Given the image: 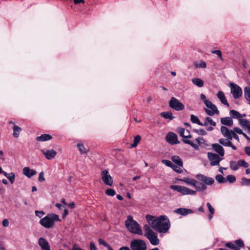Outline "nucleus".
<instances>
[{"label": "nucleus", "instance_id": "49530a36", "mask_svg": "<svg viewBox=\"0 0 250 250\" xmlns=\"http://www.w3.org/2000/svg\"><path fill=\"white\" fill-rule=\"evenodd\" d=\"M233 131L236 133V134H242L243 135L244 134V132H243V130L237 127H235L233 128Z\"/></svg>", "mask_w": 250, "mask_h": 250}, {"label": "nucleus", "instance_id": "69168bd1", "mask_svg": "<svg viewBox=\"0 0 250 250\" xmlns=\"http://www.w3.org/2000/svg\"><path fill=\"white\" fill-rule=\"evenodd\" d=\"M243 136L249 142H250V138L246 133H244Z\"/></svg>", "mask_w": 250, "mask_h": 250}, {"label": "nucleus", "instance_id": "f704fd0d", "mask_svg": "<svg viewBox=\"0 0 250 250\" xmlns=\"http://www.w3.org/2000/svg\"><path fill=\"white\" fill-rule=\"evenodd\" d=\"M244 95L247 101L250 102V88L246 87L244 89Z\"/></svg>", "mask_w": 250, "mask_h": 250}, {"label": "nucleus", "instance_id": "bf43d9fd", "mask_svg": "<svg viewBox=\"0 0 250 250\" xmlns=\"http://www.w3.org/2000/svg\"><path fill=\"white\" fill-rule=\"evenodd\" d=\"M197 132L199 134L203 135H205L207 134L206 131L205 130L202 129L198 130L197 131Z\"/></svg>", "mask_w": 250, "mask_h": 250}, {"label": "nucleus", "instance_id": "393cba45", "mask_svg": "<svg viewBox=\"0 0 250 250\" xmlns=\"http://www.w3.org/2000/svg\"><path fill=\"white\" fill-rule=\"evenodd\" d=\"M13 135L15 138H18L19 137L21 131V128L16 125H14V126L13 127Z\"/></svg>", "mask_w": 250, "mask_h": 250}, {"label": "nucleus", "instance_id": "e433bc0d", "mask_svg": "<svg viewBox=\"0 0 250 250\" xmlns=\"http://www.w3.org/2000/svg\"><path fill=\"white\" fill-rule=\"evenodd\" d=\"M149 226L150 225L149 224L148 225L146 224L144 227V229L145 231V236H146L148 234H150L152 232H153V231L150 228Z\"/></svg>", "mask_w": 250, "mask_h": 250}, {"label": "nucleus", "instance_id": "7ed1b4c3", "mask_svg": "<svg viewBox=\"0 0 250 250\" xmlns=\"http://www.w3.org/2000/svg\"><path fill=\"white\" fill-rule=\"evenodd\" d=\"M220 131L222 135L225 138L219 139L218 140L219 144L224 146L230 147L233 150H236L237 147L231 142L232 135L233 132V130L229 129L225 126H222L220 128Z\"/></svg>", "mask_w": 250, "mask_h": 250}, {"label": "nucleus", "instance_id": "72a5a7b5", "mask_svg": "<svg viewBox=\"0 0 250 250\" xmlns=\"http://www.w3.org/2000/svg\"><path fill=\"white\" fill-rule=\"evenodd\" d=\"M190 120L193 123L197 124L200 125H202V123L200 122L198 118L194 115L190 116Z\"/></svg>", "mask_w": 250, "mask_h": 250}, {"label": "nucleus", "instance_id": "e2e57ef3", "mask_svg": "<svg viewBox=\"0 0 250 250\" xmlns=\"http://www.w3.org/2000/svg\"><path fill=\"white\" fill-rule=\"evenodd\" d=\"M74 3L75 4H78V3H84V0H74Z\"/></svg>", "mask_w": 250, "mask_h": 250}, {"label": "nucleus", "instance_id": "1a4fd4ad", "mask_svg": "<svg viewBox=\"0 0 250 250\" xmlns=\"http://www.w3.org/2000/svg\"><path fill=\"white\" fill-rule=\"evenodd\" d=\"M101 176L102 181L105 185L110 187L112 186L113 183V178L107 170L102 171Z\"/></svg>", "mask_w": 250, "mask_h": 250}, {"label": "nucleus", "instance_id": "0e129e2a", "mask_svg": "<svg viewBox=\"0 0 250 250\" xmlns=\"http://www.w3.org/2000/svg\"><path fill=\"white\" fill-rule=\"evenodd\" d=\"M0 155L1 156L0 159L2 161H4L5 160V158H4V157L3 156V151L0 150Z\"/></svg>", "mask_w": 250, "mask_h": 250}, {"label": "nucleus", "instance_id": "f03ea898", "mask_svg": "<svg viewBox=\"0 0 250 250\" xmlns=\"http://www.w3.org/2000/svg\"><path fill=\"white\" fill-rule=\"evenodd\" d=\"M146 219L151 227L158 232L166 233L170 228L169 220L166 215L156 218L150 215H146Z\"/></svg>", "mask_w": 250, "mask_h": 250}, {"label": "nucleus", "instance_id": "de8ad7c7", "mask_svg": "<svg viewBox=\"0 0 250 250\" xmlns=\"http://www.w3.org/2000/svg\"><path fill=\"white\" fill-rule=\"evenodd\" d=\"M212 53L217 55L218 56V57H219L222 60V53L220 50H213V51H212Z\"/></svg>", "mask_w": 250, "mask_h": 250}, {"label": "nucleus", "instance_id": "37998d69", "mask_svg": "<svg viewBox=\"0 0 250 250\" xmlns=\"http://www.w3.org/2000/svg\"><path fill=\"white\" fill-rule=\"evenodd\" d=\"M115 191L113 189H107L105 191V194L108 196H113L115 195Z\"/></svg>", "mask_w": 250, "mask_h": 250}, {"label": "nucleus", "instance_id": "20e7f679", "mask_svg": "<svg viewBox=\"0 0 250 250\" xmlns=\"http://www.w3.org/2000/svg\"><path fill=\"white\" fill-rule=\"evenodd\" d=\"M125 226L127 229L131 233L142 235L143 234V230L139 223L133 220V217L129 215L125 222Z\"/></svg>", "mask_w": 250, "mask_h": 250}, {"label": "nucleus", "instance_id": "ea45409f", "mask_svg": "<svg viewBox=\"0 0 250 250\" xmlns=\"http://www.w3.org/2000/svg\"><path fill=\"white\" fill-rule=\"evenodd\" d=\"M227 181H228L230 183H233L236 181V178L232 175H229L226 177Z\"/></svg>", "mask_w": 250, "mask_h": 250}, {"label": "nucleus", "instance_id": "6ab92c4d", "mask_svg": "<svg viewBox=\"0 0 250 250\" xmlns=\"http://www.w3.org/2000/svg\"><path fill=\"white\" fill-rule=\"evenodd\" d=\"M174 212L178 214L185 216L189 214L192 213L193 211L191 209L186 208H178L174 210Z\"/></svg>", "mask_w": 250, "mask_h": 250}, {"label": "nucleus", "instance_id": "09e8293b", "mask_svg": "<svg viewBox=\"0 0 250 250\" xmlns=\"http://www.w3.org/2000/svg\"><path fill=\"white\" fill-rule=\"evenodd\" d=\"M235 244L236 245V246H237V247H242L244 246V243H243V241L241 240H236L235 242Z\"/></svg>", "mask_w": 250, "mask_h": 250}, {"label": "nucleus", "instance_id": "4c0bfd02", "mask_svg": "<svg viewBox=\"0 0 250 250\" xmlns=\"http://www.w3.org/2000/svg\"><path fill=\"white\" fill-rule=\"evenodd\" d=\"M241 185L242 186H250V179H247L245 177H243L241 179Z\"/></svg>", "mask_w": 250, "mask_h": 250}, {"label": "nucleus", "instance_id": "b1692460", "mask_svg": "<svg viewBox=\"0 0 250 250\" xmlns=\"http://www.w3.org/2000/svg\"><path fill=\"white\" fill-rule=\"evenodd\" d=\"M208 125H210L213 126H215L216 125V123L214 122L211 118L210 117H206L204 120V122L202 123V125H201L207 126Z\"/></svg>", "mask_w": 250, "mask_h": 250}, {"label": "nucleus", "instance_id": "ddd939ff", "mask_svg": "<svg viewBox=\"0 0 250 250\" xmlns=\"http://www.w3.org/2000/svg\"><path fill=\"white\" fill-rule=\"evenodd\" d=\"M166 140L168 143L172 145L179 143L177 135L172 132L167 133L166 137Z\"/></svg>", "mask_w": 250, "mask_h": 250}, {"label": "nucleus", "instance_id": "9b49d317", "mask_svg": "<svg viewBox=\"0 0 250 250\" xmlns=\"http://www.w3.org/2000/svg\"><path fill=\"white\" fill-rule=\"evenodd\" d=\"M230 92L234 99H237L242 95V90L238 85L231 83L229 84Z\"/></svg>", "mask_w": 250, "mask_h": 250}, {"label": "nucleus", "instance_id": "603ef678", "mask_svg": "<svg viewBox=\"0 0 250 250\" xmlns=\"http://www.w3.org/2000/svg\"><path fill=\"white\" fill-rule=\"evenodd\" d=\"M39 181L40 182H43L45 181V178L44 177V173L43 171L41 172L39 174Z\"/></svg>", "mask_w": 250, "mask_h": 250}, {"label": "nucleus", "instance_id": "c756f323", "mask_svg": "<svg viewBox=\"0 0 250 250\" xmlns=\"http://www.w3.org/2000/svg\"><path fill=\"white\" fill-rule=\"evenodd\" d=\"M3 175L7 177L11 184L14 183L15 179V174L14 173H7L6 172L3 173Z\"/></svg>", "mask_w": 250, "mask_h": 250}, {"label": "nucleus", "instance_id": "774afa93", "mask_svg": "<svg viewBox=\"0 0 250 250\" xmlns=\"http://www.w3.org/2000/svg\"><path fill=\"white\" fill-rule=\"evenodd\" d=\"M119 250H130V249L127 247H123L121 248Z\"/></svg>", "mask_w": 250, "mask_h": 250}, {"label": "nucleus", "instance_id": "a878e982", "mask_svg": "<svg viewBox=\"0 0 250 250\" xmlns=\"http://www.w3.org/2000/svg\"><path fill=\"white\" fill-rule=\"evenodd\" d=\"M192 83L199 87H202L204 86V82L199 78H194L192 79Z\"/></svg>", "mask_w": 250, "mask_h": 250}, {"label": "nucleus", "instance_id": "412c9836", "mask_svg": "<svg viewBox=\"0 0 250 250\" xmlns=\"http://www.w3.org/2000/svg\"><path fill=\"white\" fill-rule=\"evenodd\" d=\"M220 122L222 125L229 126H232L233 123L230 117L222 118L220 120Z\"/></svg>", "mask_w": 250, "mask_h": 250}, {"label": "nucleus", "instance_id": "13d9d810", "mask_svg": "<svg viewBox=\"0 0 250 250\" xmlns=\"http://www.w3.org/2000/svg\"><path fill=\"white\" fill-rule=\"evenodd\" d=\"M245 152L248 156H250V146L246 147Z\"/></svg>", "mask_w": 250, "mask_h": 250}, {"label": "nucleus", "instance_id": "c9c22d12", "mask_svg": "<svg viewBox=\"0 0 250 250\" xmlns=\"http://www.w3.org/2000/svg\"><path fill=\"white\" fill-rule=\"evenodd\" d=\"M141 136L140 135H136L134 139V143L131 145L132 147H135L137 146L141 140Z\"/></svg>", "mask_w": 250, "mask_h": 250}, {"label": "nucleus", "instance_id": "2eb2a0df", "mask_svg": "<svg viewBox=\"0 0 250 250\" xmlns=\"http://www.w3.org/2000/svg\"><path fill=\"white\" fill-rule=\"evenodd\" d=\"M212 149L217 152L219 155L223 157L225 154V150L223 146L218 144H214L212 145Z\"/></svg>", "mask_w": 250, "mask_h": 250}, {"label": "nucleus", "instance_id": "39448f33", "mask_svg": "<svg viewBox=\"0 0 250 250\" xmlns=\"http://www.w3.org/2000/svg\"><path fill=\"white\" fill-rule=\"evenodd\" d=\"M59 216L55 214H49L45 217L41 219L40 221V224L45 228L49 229L52 228L55 222L59 221Z\"/></svg>", "mask_w": 250, "mask_h": 250}, {"label": "nucleus", "instance_id": "c85d7f7f", "mask_svg": "<svg viewBox=\"0 0 250 250\" xmlns=\"http://www.w3.org/2000/svg\"><path fill=\"white\" fill-rule=\"evenodd\" d=\"M171 160L179 167L183 166V161L178 156H173L171 157Z\"/></svg>", "mask_w": 250, "mask_h": 250}, {"label": "nucleus", "instance_id": "5fc2aeb1", "mask_svg": "<svg viewBox=\"0 0 250 250\" xmlns=\"http://www.w3.org/2000/svg\"><path fill=\"white\" fill-rule=\"evenodd\" d=\"M200 98L201 100H202L203 101V102L205 104H206V103H207V102H208L209 101L206 99V97L205 95H204V94H201L200 95Z\"/></svg>", "mask_w": 250, "mask_h": 250}, {"label": "nucleus", "instance_id": "680f3d73", "mask_svg": "<svg viewBox=\"0 0 250 250\" xmlns=\"http://www.w3.org/2000/svg\"><path fill=\"white\" fill-rule=\"evenodd\" d=\"M66 205L71 208H73L75 207V203L74 202H71L68 204H67Z\"/></svg>", "mask_w": 250, "mask_h": 250}, {"label": "nucleus", "instance_id": "8fccbe9b", "mask_svg": "<svg viewBox=\"0 0 250 250\" xmlns=\"http://www.w3.org/2000/svg\"><path fill=\"white\" fill-rule=\"evenodd\" d=\"M44 214H45L44 212L42 211H38V210L35 211L36 215L37 216L39 217V218H42Z\"/></svg>", "mask_w": 250, "mask_h": 250}, {"label": "nucleus", "instance_id": "c03bdc74", "mask_svg": "<svg viewBox=\"0 0 250 250\" xmlns=\"http://www.w3.org/2000/svg\"><path fill=\"white\" fill-rule=\"evenodd\" d=\"M207 207L208 209V211L210 214H214L215 212L214 208L212 207L211 205L208 202L207 203Z\"/></svg>", "mask_w": 250, "mask_h": 250}, {"label": "nucleus", "instance_id": "cd10ccee", "mask_svg": "<svg viewBox=\"0 0 250 250\" xmlns=\"http://www.w3.org/2000/svg\"><path fill=\"white\" fill-rule=\"evenodd\" d=\"M229 115L231 119H237L238 121L241 119V114L235 110H231L229 111Z\"/></svg>", "mask_w": 250, "mask_h": 250}, {"label": "nucleus", "instance_id": "4be33fe9", "mask_svg": "<svg viewBox=\"0 0 250 250\" xmlns=\"http://www.w3.org/2000/svg\"><path fill=\"white\" fill-rule=\"evenodd\" d=\"M52 137L49 134H43L36 138V140L39 142L47 141L51 140Z\"/></svg>", "mask_w": 250, "mask_h": 250}, {"label": "nucleus", "instance_id": "a18cd8bd", "mask_svg": "<svg viewBox=\"0 0 250 250\" xmlns=\"http://www.w3.org/2000/svg\"><path fill=\"white\" fill-rule=\"evenodd\" d=\"M162 162L167 167H170L171 168L173 167L174 165L169 160H162Z\"/></svg>", "mask_w": 250, "mask_h": 250}, {"label": "nucleus", "instance_id": "0eeeda50", "mask_svg": "<svg viewBox=\"0 0 250 250\" xmlns=\"http://www.w3.org/2000/svg\"><path fill=\"white\" fill-rule=\"evenodd\" d=\"M130 248L132 250H146L147 247L144 240L133 239L130 242Z\"/></svg>", "mask_w": 250, "mask_h": 250}, {"label": "nucleus", "instance_id": "f8f14e48", "mask_svg": "<svg viewBox=\"0 0 250 250\" xmlns=\"http://www.w3.org/2000/svg\"><path fill=\"white\" fill-rule=\"evenodd\" d=\"M205 105L208 108H205L206 112L208 115L212 116L215 114H218L219 113L216 106L213 104L211 101H209L208 102H207Z\"/></svg>", "mask_w": 250, "mask_h": 250}, {"label": "nucleus", "instance_id": "7c9ffc66", "mask_svg": "<svg viewBox=\"0 0 250 250\" xmlns=\"http://www.w3.org/2000/svg\"><path fill=\"white\" fill-rule=\"evenodd\" d=\"M196 142L198 143V145L201 147H206L208 146L206 141L202 138L198 137L196 139Z\"/></svg>", "mask_w": 250, "mask_h": 250}, {"label": "nucleus", "instance_id": "6e6552de", "mask_svg": "<svg viewBox=\"0 0 250 250\" xmlns=\"http://www.w3.org/2000/svg\"><path fill=\"white\" fill-rule=\"evenodd\" d=\"M169 106L176 111H180L184 109V105L175 97L171 98L169 102Z\"/></svg>", "mask_w": 250, "mask_h": 250}, {"label": "nucleus", "instance_id": "423d86ee", "mask_svg": "<svg viewBox=\"0 0 250 250\" xmlns=\"http://www.w3.org/2000/svg\"><path fill=\"white\" fill-rule=\"evenodd\" d=\"M179 133L180 135L183 138V141L185 143L190 145L196 150H198L199 149V146L197 145L194 144L191 141L187 139L188 138L191 137L190 132L188 130H186L183 128H180L179 130Z\"/></svg>", "mask_w": 250, "mask_h": 250}, {"label": "nucleus", "instance_id": "a19ab883", "mask_svg": "<svg viewBox=\"0 0 250 250\" xmlns=\"http://www.w3.org/2000/svg\"><path fill=\"white\" fill-rule=\"evenodd\" d=\"M196 67L197 68H205L206 67V63L203 61H200L196 63Z\"/></svg>", "mask_w": 250, "mask_h": 250}, {"label": "nucleus", "instance_id": "a211bd4d", "mask_svg": "<svg viewBox=\"0 0 250 250\" xmlns=\"http://www.w3.org/2000/svg\"><path fill=\"white\" fill-rule=\"evenodd\" d=\"M23 174L28 178H31L37 174L35 170L30 169L29 167H24L22 169Z\"/></svg>", "mask_w": 250, "mask_h": 250}, {"label": "nucleus", "instance_id": "f3484780", "mask_svg": "<svg viewBox=\"0 0 250 250\" xmlns=\"http://www.w3.org/2000/svg\"><path fill=\"white\" fill-rule=\"evenodd\" d=\"M42 153L45 156L46 158L48 160H50L55 157L56 155L57 152L53 149L43 150H42Z\"/></svg>", "mask_w": 250, "mask_h": 250}, {"label": "nucleus", "instance_id": "f257e3e1", "mask_svg": "<svg viewBox=\"0 0 250 250\" xmlns=\"http://www.w3.org/2000/svg\"><path fill=\"white\" fill-rule=\"evenodd\" d=\"M195 177L198 181L188 177L179 179L180 181L194 187L195 190L179 185H172L170 186V188L180 193L182 195L194 196L197 194L198 191L201 192L206 190L207 189V186H212L215 182L213 178L208 177L204 174H197Z\"/></svg>", "mask_w": 250, "mask_h": 250}, {"label": "nucleus", "instance_id": "aec40b11", "mask_svg": "<svg viewBox=\"0 0 250 250\" xmlns=\"http://www.w3.org/2000/svg\"><path fill=\"white\" fill-rule=\"evenodd\" d=\"M217 96L222 104L226 105L228 107L229 106V104L223 91H219L217 93Z\"/></svg>", "mask_w": 250, "mask_h": 250}, {"label": "nucleus", "instance_id": "4d7b16f0", "mask_svg": "<svg viewBox=\"0 0 250 250\" xmlns=\"http://www.w3.org/2000/svg\"><path fill=\"white\" fill-rule=\"evenodd\" d=\"M233 138L234 139H235L237 142H240L239 137L238 134H236V133L235 132H234V131H233V132L232 133V139Z\"/></svg>", "mask_w": 250, "mask_h": 250}, {"label": "nucleus", "instance_id": "5701e85b", "mask_svg": "<svg viewBox=\"0 0 250 250\" xmlns=\"http://www.w3.org/2000/svg\"><path fill=\"white\" fill-rule=\"evenodd\" d=\"M160 116L165 119H169L172 120L174 118L171 112H163L160 113Z\"/></svg>", "mask_w": 250, "mask_h": 250}, {"label": "nucleus", "instance_id": "473e14b6", "mask_svg": "<svg viewBox=\"0 0 250 250\" xmlns=\"http://www.w3.org/2000/svg\"><path fill=\"white\" fill-rule=\"evenodd\" d=\"M215 180L220 184L225 183L227 182L226 179L222 174H218L215 176Z\"/></svg>", "mask_w": 250, "mask_h": 250}, {"label": "nucleus", "instance_id": "052dcab7", "mask_svg": "<svg viewBox=\"0 0 250 250\" xmlns=\"http://www.w3.org/2000/svg\"><path fill=\"white\" fill-rule=\"evenodd\" d=\"M90 250H97V249L95 246V244L93 242H91L90 244Z\"/></svg>", "mask_w": 250, "mask_h": 250}, {"label": "nucleus", "instance_id": "58836bf2", "mask_svg": "<svg viewBox=\"0 0 250 250\" xmlns=\"http://www.w3.org/2000/svg\"><path fill=\"white\" fill-rule=\"evenodd\" d=\"M230 167L231 169L233 170H236L238 169L239 165L238 163L237 164L234 161H230Z\"/></svg>", "mask_w": 250, "mask_h": 250}, {"label": "nucleus", "instance_id": "338daca9", "mask_svg": "<svg viewBox=\"0 0 250 250\" xmlns=\"http://www.w3.org/2000/svg\"><path fill=\"white\" fill-rule=\"evenodd\" d=\"M68 211L67 209H65L64 210V213L62 215V217H65L68 214Z\"/></svg>", "mask_w": 250, "mask_h": 250}, {"label": "nucleus", "instance_id": "2f4dec72", "mask_svg": "<svg viewBox=\"0 0 250 250\" xmlns=\"http://www.w3.org/2000/svg\"><path fill=\"white\" fill-rule=\"evenodd\" d=\"M77 146L81 154H85L88 151V149L84 146L82 143L78 144Z\"/></svg>", "mask_w": 250, "mask_h": 250}, {"label": "nucleus", "instance_id": "6e6d98bb", "mask_svg": "<svg viewBox=\"0 0 250 250\" xmlns=\"http://www.w3.org/2000/svg\"><path fill=\"white\" fill-rule=\"evenodd\" d=\"M98 242L100 245H103L106 247L108 245V244L105 241L102 239H99L98 240Z\"/></svg>", "mask_w": 250, "mask_h": 250}, {"label": "nucleus", "instance_id": "79ce46f5", "mask_svg": "<svg viewBox=\"0 0 250 250\" xmlns=\"http://www.w3.org/2000/svg\"><path fill=\"white\" fill-rule=\"evenodd\" d=\"M238 165L239 167H243L246 168H247L249 167L248 163L245 162L244 160H240L238 161Z\"/></svg>", "mask_w": 250, "mask_h": 250}, {"label": "nucleus", "instance_id": "864d4df0", "mask_svg": "<svg viewBox=\"0 0 250 250\" xmlns=\"http://www.w3.org/2000/svg\"><path fill=\"white\" fill-rule=\"evenodd\" d=\"M2 226L4 227H8L9 226V222L8 220L7 219H3L2 222Z\"/></svg>", "mask_w": 250, "mask_h": 250}, {"label": "nucleus", "instance_id": "9d476101", "mask_svg": "<svg viewBox=\"0 0 250 250\" xmlns=\"http://www.w3.org/2000/svg\"><path fill=\"white\" fill-rule=\"evenodd\" d=\"M208 158L211 166H219L220 162L223 159L218 154L212 152L208 153Z\"/></svg>", "mask_w": 250, "mask_h": 250}, {"label": "nucleus", "instance_id": "bb28decb", "mask_svg": "<svg viewBox=\"0 0 250 250\" xmlns=\"http://www.w3.org/2000/svg\"><path fill=\"white\" fill-rule=\"evenodd\" d=\"M239 124L244 129H247L250 125V122L244 119H240L239 120Z\"/></svg>", "mask_w": 250, "mask_h": 250}, {"label": "nucleus", "instance_id": "3c124183", "mask_svg": "<svg viewBox=\"0 0 250 250\" xmlns=\"http://www.w3.org/2000/svg\"><path fill=\"white\" fill-rule=\"evenodd\" d=\"M172 168L175 171H176L179 173H181L182 172V170L181 168L180 167H179V166L177 167V166H175L173 165V167Z\"/></svg>", "mask_w": 250, "mask_h": 250}, {"label": "nucleus", "instance_id": "4468645a", "mask_svg": "<svg viewBox=\"0 0 250 250\" xmlns=\"http://www.w3.org/2000/svg\"><path fill=\"white\" fill-rule=\"evenodd\" d=\"M145 236L149 240L152 245L156 246L159 244V240L155 232H153L150 234H148Z\"/></svg>", "mask_w": 250, "mask_h": 250}, {"label": "nucleus", "instance_id": "dca6fc26", "mask_svg": "<svg viewBox=\"0 0 250 250\" xmlns=\"http://www.w3.org/2000/svg\"><path fill=\"white\" fill-rule=\"evenodd\" d=\"M38 243L42 250H51L48 242L44 238H39Z\"/></svg>", "mask_w": 250, "mask_h": 250}]
</instances>
